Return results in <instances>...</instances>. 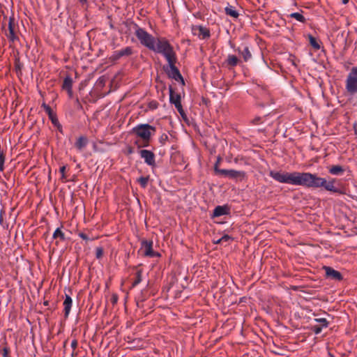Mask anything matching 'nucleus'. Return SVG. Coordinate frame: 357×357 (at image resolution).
Returning <instances> with one entry per match:
<instances>
[{
    "label": "nucleus",
    "instance_id": "nucleus-2",
    "mask_svg": "<svg viewBox=\"0 0 357 357\" xmlns=\"http://www.w3.org/2000/svg\"><path fill=\"white\" fill-rule=\"evenodd\" d=\"M155 128L148 123L138 124L132 129V133L142 141V144H139L137 141L135 142L138 147H146L149 146L150 139L152 135L155 134Z\"/></svg>",
    "mask_w": 357,
    "mask_h": 357
},
{
    "label": "nucleus",
    "instance_id": "nucleus-34",
    "mask_svg": "<svg viewBox=\"0 0 357 357\" xmlns=\"http://www.w3.org/2000/svg\"><path fill=\"white\" fill-rule=\"evenodd\" d=\"M65 171H66V167L62 166L60 167V172L61 174V178H65Z\"/></svg>",
    "mask_w": 357,
    "mask_h": 357
},
{
    "label": "nucleus",
    "instance_id": "nucleus-30",
    "mask_svg": "<svg viewBox=\"0 0 357 357\" xmlns=\"http://www.w3.org/2000/svg\"><path fill=\"white\" fill-rule=\"evenodd\" d=\"M231 240V237L229 235H224L222 236L219 240L217 241L216 243H220L223 242H227Z\"/></svg>",
    "mask_w": 357,
    "mask_h": 357
},
{
    "label": "nucleus",
    "instance_id": "nucleus-23",
    "mask_svg": "<svg viewBox=\"0 0 357 357\" xmlns=\"http://www.w3.org/2000/svg\"><path fill=\"white\" fill-rule=\"evenodd\" d=\"M328 172L332 175H340L342 174L344 170L340 165H333L329 169Z\"/></svg>",
    "mask_w": 357,
    "mask_h": 357
},
{
    "label": "nucleus",
    "instance_id": "nucleus-29",
    "mask_svg": "<svg viewBox=\"0 0 357 357\" xmlns=\"http://www.w3.org/2000/svg\"><path fill=\"white\" fill-rule=\"evenodd\" d=\"M314 321L320 324L319 326L324 328H327L328 326V321L325 318L314 319Z\"/></svg>",
    "mask_w": 357,
    "mask_h": 357
},
{
    "label": "nucleus",
    "instance_id": "nucleus-32",
    "mask_svg": "<svg viewBox=\"0 0 357 357\" xmlns=\"http://www.w3.org/2000/svg\"><path fill=\"white\" fill-rule=\"evenodd\" d=\"M4 162H5V155L0 154V172H3L4 170Z\"/></svg>",
    "mask_w": 357,
    "mask_h": 357
},
{
    "label": "nucleus",
    "instance_id": "nucleus-38",
    "mask_svg": "<svg viewBox=\"0 0 357 357\" xmlns=\"http://www.w3.org/2000/svg\"><path fill=\"white\" fill-rule=\"evenodd\" d=\"M8 349L7 348H3V357H8Z\"/></svg>",
    "mask_w": 357,
    "mask_h": 357
},
{
    "label": "nucleus",
    "instance_id": "nucleus-20",
    "mask_svg": "<svg viewBox=\"0 0 357 357\" xmlns=\"http://www.w3.org/2000/svg\"><path fill=\"white\" fill-rule=\"evenodd\" d=\"M72 86H73V79L70 77L67 76L65 77L63 82V89L68 91V93L70 96L73 94L72 91Z\"/></svg>",
    "mask_w": 357,
    "mask_h": 357
},
{
    "label": "nucleus",
    "instance_id": "nucleus-39",
    "mask_svg": "<svg viewBox=\"0 0 357 357\" xmlns=\"http://www.w3.org/2000/svg\"><path fill=\"white\" fill-rule=\"evenodd\" d=\"M112 302L113 303H116L117 302V296L116 295L112 296Z\"/></svg>",
    "mask_w": 357,
    "mask_h": 357
},
{
    "label": "nucleus",
    "instance_id": "nucleus-13",
    "mask_svg": "<svg viewBox=\"0 0 357 357\" xmlns=\"http://www.w3.org/2000/svg\"><path fill=\"white\" fill-rule=\"evenodd\" d=\"M139 155L144 162L149 166H155V155L154 153L146 149L139 151Z\"/></svg>",
    "mask_w": 357,
    "mask_h": 357
},
{
    "label": "nucleus",
    "instance_id": "nucleus-11",
    "mask_svg": "<svg viewBox=\"0 0 357 357\" xmlns=\"http://www.w3.org/2000/svg\"><path fill=\"white\" fill-rule=\"evenodd\" d=\"M192 32L202 40L208 38L211 36L209 29L201 25L192 26Z\"/></svg>",
    "mask_w": 357,
    "mask_h": 357
},
{
    "label": "nucleus",
    "instance_id": "nucleus-41",
    "mask_svg": "<svg viewBox=\"0 0 357 357\" xmlns=\"http://www.w3.org/2000/svg\"><path fill=\"white\" fill-rule=\"evenodd\" d=\"M79 1H80L81 3H85V2L86 1V0H79Z\"/></svg>",
    "mask_w": 357,
    "mask_h": 357
},
{
    "label": "nucleus",
    "instance_id": "nucleus-15",
    "mask_svg": "<svg viewBox=\"0 0 357 357\" xmlns=\"http://www.w3.org/2000/svg\"><path fill=\"white\" fill-rule=\"evenodd\" d=\"M236 51H237L238 53L242 56L245 62H248L252 58L251 52L249 47L247 45H244L243 48L239 47L236 49Z\"/></svg>",
    "mask_w": 357,
    "mask_h": 357
},
{
    "label": "nucleus",
    "instance_id": "nucleus-12",
    "mask_svg": "<svg viewBox=\"0 0 357 357\" xmlns=\"http://www.w3.org/2000/svg\"><path fill=\"white\" fill-rule=\"evenodd\" d=\"M169 100L171 103L174 105L180 114L183 115L184 111L181 102V96L178 93H174L172 88L169 89Z\"/></svg>",
    "mask_w": 357,
    "mask_h": 357
},
{
    "label": "nucleus",
    "instance_id": "nucleus-36",
    "mask_svg": "<svg viewBox=\"0 0 357 357\" xmlns=\"http://www.w3.org/2000/svg\"><path fill=\"white\" fill-rule=\"evenodd\" d=\"M71 347L73 349H76V347H77V341L76 340H73L71 342Z\"/></svg>",
    "mask_w": 357,
    "mask_h": 357
},
{
    "label": "nucleus",
    "instance_id": "nucleus-4",
    "mask_svg": "<svg viewBox=\"0 0 357 357\" xmlns=\"http://www.w3.org/2000/svg\"><path fill=\"white\" fill-rule=\"evenodd\" d=\"M135 33L140 43L149 50L153 49V44L155 43L156 39L146 30L138 26L137 24H135Z\"/></svg>",
    "mask_w": 357,
    "mask_h": 357
},
{
    "label": "nucleus",
    "instance_id": "nucleus-16",
    "mask_svg": "<svg viewBox=\"0 0 357 357\" xmlns=\"http://www.w3.org/2000/svg\"><path fill=\"white\" fill-rule=\"evenodd\" d=\"M73 305V300L69 295L66 294L65 300L63 303V305L64 307V316L67 318L70 314L71 307Z\"/></svg>",
    "mask_w": 357,
    "mask_h": 357
},
{
    "label": "nucleus",
    "instance_id": "nucleus-19",
    "mask_svg": "<svg viewBox=\"0 0 357 357\" xmlns=\"http://www.w3.org/2000/svg\"><path fill=\"white\" fill-rule=\"evenodd\" d=\"M42 107L44 108L45 111L48 114V116H49L50 119H51L52 123L54 125H56L59 123L58 122V119L56 117V115L54 114V112H53L52 109H51V107L49 105H46L45 103H43Z\"/></svg>",
    "mask_w": 357,
    "mask_h": 357
},
{
    "label": "nucleus",
    "instance_id": "nucleus-31",
    "mask_svg": "<svg viewBox=\"0 0 357 357\" xmlns=\"http://www.w3.org/2000/svg\"><path fill=\"white\" fill-rule=\"evenodd\" d=\"M324 328V327H322V326H317V325H316V326H312L311 327V329H312V331H313L316 335H318V334H319V333L321 332V331H322V328Z\"/></svg>",
    "mask_w": 357,
    "mask_h": 357
},
{
    "label": "nucleus",
    "instance_id": "nucleus-35",
    "mask_svg": "<svg viewBox=\"0 0 357 357\" xmlns=\"http://www.w3.org/2000/svg\"><path fill=\"white\" fill-rule=\"evenodd\" d=\"M79 236L80 238H82L83 240H85V241H89L90 240L89 238L87 236L86 234H84V233H79Z\"/></svg>",
    "mask_w": 357,
    "mask_h": 357
},
{
    "label": "nucleus",
    "instance_id": "nucleus-28",
    "mask_svg": "<svg viewBox=\"0 0 357 357\" xmlns=\"http://www.w3.org/2000/svg\"><path fill=\"white\" fill-rule=\"evenodd\" d=\"M142 281V271L139 270L136 273V278L135 281L132 282V287H135L139 284Z\"/></svg>",
    "mask_w": 357,
    "mask_h": 357
},
{
    "label": "nucleus",
    "instance_id": "nucleus-33",
    "mask_svg": "<svg viewBox=\"0 0 357 357\" xmlns=\"http://www.w3.org/2000/svg\"><path fill=\"white\" fill-rule=\"evenodd\" d=\"M103 255V249L101 247L96 248V255L98 259H100L102 257Z\"/></svg>",
    "mask_w": 357,
    "mask_h": 357
},
{
    "label": "nucleus",
    "instance_id": "nucleus-27",
    "mask_svg": "<svg viewBox=\"0 0 357 357\" xmlns=\"http://www.w3.org/2000/svg\"><path fill=\"white\" fill-rule=\"evenodd\" d=\"M149 180V176H141L137 179V181L143 188H145L147 186Z\"/></svg>",
    "mask_w": 357,
    "mask_h": 357
},
{
    "label": "nucleus",
    "instance_id": "nucleus-1",
    "mask_svg": "<svg viewBox=\"0 0 357 357\" xmlns=\"http://www.w3.org/2000/svg\"><path fill=\"white\" fill-rule=\"evenodd\" d=\"M270 176L275 181L294 185H302L307 188H324L325 190L334 193H342L341 190L335 186V178L326 181V178L319 177L316 174L310 172H284L271 171Z\"/></svg>",
    "mask_w": 357,
    "mask_h": 357
},
{
    "label": "nucleus",
    "instance_id": "nucleus-9",
    "mask_svg": "<svg viewBox=\"0 0 357 357\" xmlns=\"http://www.w3.org/2000/svg\"><path fill=\"white\" fill-rule=\"evenodd\" d=\"M140 250L143 252V255L146 257H155L160 256L158 252H154L153 250L152 241H142L141 243Z\"/></svg>",
    "mask_w": 357,
    "mask_h": 357
},
{
    "label": "nucleus",
    "instance_id": "nucleus-7",
    "mask_svg": "<svg viewBox=\"0 0 357 357\" xmlns=\"http://www.w3.org/2000/svg\"><path fill=\"white\" fill-rule=\"evenodd\" d=\"M214 170L217 174L232 179L242 180L245 176V173L243 171L219 169L218 163L215 165Z\"/></svg>",
    "mask_w": 357,
    "mask_h": 357
},
{
    "label": "nucleus",
    "instance_id": "nucleus-42",
    "mask_svg": "<svg viewBox=\"0 0 357 357\" xmlns=\"http://www.w3.org/2000/svg\"><path fill=\"white\" fill-rule=\"evenodd\" d=\"M349 0H343V3H347L348 2Z\"/></svg>",
    "mask_w": 357,
    "mask_h": 357
},
{
    "label": "nucleus",
    "instance_id": "nucleus-24",
    "mask_svg": "<svg viewBox=\"0 0 357 357\" xmlns=\"http://www.w3.org/2000/svg\"><path fill=\"white\" fill-rule=\"evenodd\" d=\"M225 13L227 15H229L234 18H237L238 17V13L235 9V8L232 6H228L225 8Z\"/></svg>",
    "mask_w": 357,
    "mask_h": 357
},
{
    "label": "nucleus",
    "instance_id": "nucleus-3",
    "mask_svg": "<svg viewBox=\"0 0 357 357\" xmlns=\"http://www.w3.org/2000/svg\"><path fill=\"white\" fill-rule=\"evenodd\" d=\"M150 50L162 54L167 61L176 57L172 46L165 38H157L153 44V49Z\"/></svg>",
    "mask_w": 357,
    "mask_h": 357
},
{
    "label": "nucleus",
    "instance_id": "nucleus-40",
    "mask_svg": "<svg viewBox=\"0 0 357 357\" xmlns=\"http://www.w3.org/2000/svg\"><path fill=\"white\" fill-rule=\"evenodd\" d=\"M137 307H142V305H141V304H140V303H139V302H137Z\"/></svg>",
    "mask_w": 357,
    "mask_h": 357
},
{
    "label": "nucleus",
    "instance_id": "nucleus-22",
    "mask_svg": "<svg viewBox=\"0 0 357 357\" xmlns=\"http://www.w3.org/2000/svg\"><path fill=\"white\" fill-rule=\"evenodd\" d=\"M86 144L87 139L85 137L81 136L77 139L75 145L78 150L81 151L84 147L86 146Z\"/></svg>",
    "mask_w": 357,
    "mask_h": 357
},
{
    "label": "nucleus",
    "instance_id": "nucleus-8",
    "mask_svg": "<svg viewBox=\"0 0 357 357\" xmlns=\"http://www.w3.org/2000/svg\"><path fill=\"white\" fill-rule=\"evenodd\" d=\"M167 61L168 63V66L165 68V70L168 76L170 78L175 79L176 81L181 80L182 82H183V79L178 69L176 67V63L177 61L176 57Z\"/></svg>",
    "mask_w": 357,
    "mask_h": 357
},
{
    "label": "nucleus",
    "instance_id": "nucleus-44",
    "mask_svg": "<svg viewBox=\"0 0 357 357\" xmlns=\"http://www.w3.org/2000/svg\"><path fill=\"white\" fill-rule=\"evenodd\" d=\"M128 152H129V153H132V149H130Z\"/></svg>",
    "mask_w": 357,
    "mask_h": 357
},
{
    "label": "nucleus",
    "instance_id": "nucleus-18",
    "mask_svg": "<svg viewBox=\"0 0 357 357\" xmlns=\"http://www.w3.org/2000/svg\"><path fill=\"white\" fill-rule=\"evenodd\" d=\"M52 238L56 240V245H59L60 241H65L66 240L64 232L59 227L54 231Z\"/></svg>",
    "mask_w": 357,
    "mask_h": 357
},
{
    "label": "nucleus",
    "instance_id": "nucleus-14",
    "mask_svg": "<svg viewBox=\"0 0 357 357\" xmlns=\"http://www.w3.org/2000/svg\"><path fill=\"white\" fill-rule=\"evenodd\" d=\"M324 268L326 271V275L327 277L336 280H341L342 279V276L339 271L329 266H324Z\"/></svg>",
    "mask_w": 357,
    "mask_h": 357
},
{
    "label": "nucleus",
    "instance_id": "nucleus-43",
    "mask_svg": "<svg viewBox=\"0 0 357 357\" xmlns=\"http://www.w3.org/2000/svg\"><path fill=\"white\" fill-rule=\"evenodd\" d=\"M2 221V215H0V222Z\"/></svg>",
    "mask_w": 357,
    "mask_h": 357
},
{
    "label": "nucleus",
    "instance_id": "nucleus-6",
    "mask_svg": "<svg viewBox=\"0 0 357 357\" xmlns=\"http://www.w3.org/2000/svg\"><path fill=\"white\" fill-rule=\"evenodd\" d=\"M345 88L351 95L357 93V67H353L349 73L345 81Z\"/></svg>",
    "mask_w": 357,
    "mask_h": 357
},
{
    "label": "nucleus",
    "instance_id": "nucleus-37",
    "mask_svg": "<svg viewBox=\"0 0 357 357\" xmlns=\"http://www.w3.org/2000/svg\"><path fill=\"white\" fill-rule=\"evenodd\" d=\"M167 139V135H162L160 137V141L163 144L164 142Z\"/></svg>",
    "mask_w": 357,
    "mask_h": 357
},
{
    "label": "nucleus",
    "instance_id": "nucleus-10",
    "mask_svg": "<svg viewBox=\"0 0 357 357\" xmlns=\"http://www.w3.org/2000/svg\"><path fill=\"white\" fill-rule=\"evenodd\" d=\"M132 48L131 47H126L118 51H114L112 54L109 56V61L115 62L121 57L128 56L132 54Z\"/></svg>",
    "mask_w": 357,
    "mask_h": 357
},
{
    "label": "nucleus",
    "instance_id": "nucleus-25",
    "mask_svg": "<svg viewBox=\"0 0 357 357\" xmlns=\"http://www.w3.org/2000/svg\"><path fill=\"white\" fill-rule=\"evenodd\" d=\"M308 39L310 45L314 49V50H319L320 49V45L319 41L313 37L312 35L308 36Z\"/></svg>",
    "mask_w": 357,
    "mask_h": 357
},
{
    "label": "nucleus",
    "instance_id": "nucleus-26",
    "mask_svg": "<svg viewBox=\"0 0 357 357\" xmlns=\"http://www.w3.org/2000/svg\"><path fill=\"white\" fill-rule=\"evenodd\" d=\"M289 17L300 22H305V18L301 13H292L289 15Z\"/></svg>",
    "mask_w": 357,
    "mask_h": 357
},
{
    "label": "nucleus",
    "instance_id": "nucleus-5",
    "mask_svg": "<svg viewBox=\"0 0 357 357\" xmlns=\"http://www.w3.org/2000/svg\"><path fill=\"white\" fill-rule=\"evenodd\" d=\"M17 25L15 24L13 17H10L8 20V22L2 25V29L5 36L12 43L19 40L17 36Z\"/></svg>",
    "mask_w": 357,
    "mask_h": 357
},
{
    "label": "nucleus",
    "instance_id": "nucleus-21",
    "mask_svg": "<svg viewBox=\"0 0 357 357\" xmlns=\"http://www.w3.org/2000/svg\"><path fill=\"white\" fill-rule=\"evenodd\" d=\"M238 58L234 54H229L225 61L226 64L229 67H235L238 63Z\"/></svg>",
    "mask_w": 357,
    "mask_h": 357
},
{
    "label": "nucleus",
    "instance_id": "nucleus-17",
    "mask_svg": "<svg viewBox=\"0 0 357 357\" xmlns=\"http://www.w3.org/2000/svg\"><path fill=\"white\" fill-rule=\"evenodd\" d=\"M229 213V208L227 206H218L213 210V217H219Z\"/></svg>",
    "mask_w": 357,
    "mask_h": 357
}]
</instances>
